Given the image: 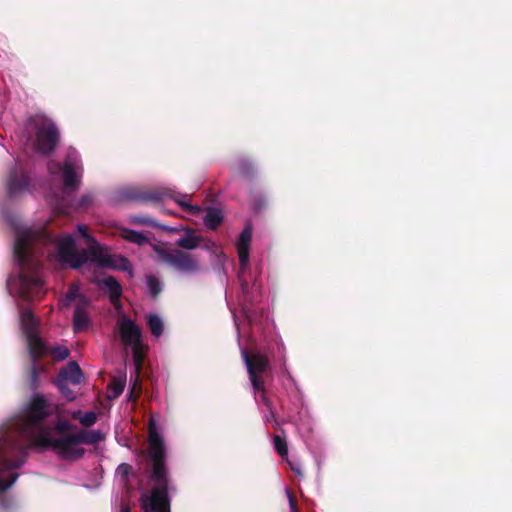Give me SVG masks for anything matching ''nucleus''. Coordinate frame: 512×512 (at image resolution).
<instances>
[{
	"label": "nucleus",
	"mask_w": 512,
	"mask_h": 512,
	"mask_svg": "<svg viewBox=\"0 0 512 512\" xmlns=\"http://www.w3.org/2000/svg\"><path fill=\"white\" fill-rule=\"evenodd\" d=\"M59 412L58 404L36 393L20 415L0 427V494L16 482L30 446L50 449L63 458L73 459L84 454L81 444H95L104 439L98 430L70 434L72 425L63 419L54 427L42 426L43 419Z\"/></svg>",
	"instance_id": "1"
},
{
	"label": "nucleus",
	"mask_w": 512,
	"mask_h": 512,
	"mask_svg": "<svg viewBox=\"0 0 512 512\" xmlns=\"http://www.w3.org/2000/svg\"><path fill=\"white\" fill-rule=\"evenodd\" d=\"M77 232L88 246L83 253L75 250L73 235L53 238L45 230L15 225L14 256L20 266V273L8 279L10 294L25 301L40 299L45 294V282L37 258L38 253H43L42 248L60 263L74 269L109 268L133 276L132 265L126 257L108 253L88 233L85 225H78Z\"/></svg>",
	"instance_id": "2"
},
{
	"label": "nucleus",
	"mask_w": 512,
	"mask_h": 512,
	"mask_svg": "<svg viewBox=\"0 0 512 512\" xmlns=\"http://www.w3.org/2000/svg\"><path fill=\"white\" fill-rule=\"evenodd\" d=\"M148 451L153 464L152 479L157 483V486L152 489L150 495H143L141 497L142 511L170 512L167 498V472L163 463L164 443L153 418L149 421Z\"/></svg>",
	"instance_id": "3"
},
{
	"label": "nucleus",
	"mask_w": 512,
	"mask_h": 512,
	"mask_svg": "<svg viewBox=\"0 0 512 512\" xmlns=\"http://www.w3.org/2000/svg\"><path fill=\"white\" fill-rule=\"evenodd\" d=\"M48 170L51 180L58 184H62V193L69 194L76 190L81 181L83 167L78 153L74 149H70L63 165L56 162H50Z\"/></svg>",
	"instance_id": "4"
},
{
	"label": "nucleus",
	"mask_w": 512,
	"mask_h": 512,
	"mask_svg": "<svg viewBox=\"0 0 512 512\" xmlns=\"http://www.w3.org/2000/svg\"><path fill=\"white\" fill-rule=\"evenodd\" d=\"M26 129L35 133L33 146L36 151L47 154L55 148L59 138L58 131L47 117L36 115L28 121Z\"/></svg>",
	"instance_id": "5"
},
{
	"label": "nucleus",
	"mask_w": 512,
	"mask_h": 512,
	"mask_svg": "<svg viewBox=\"0 0 512 512\" xmlns=\"http://www.w3.org/2000/svg\"><path fill=\"white\" fill-rule=\"evenodd\" d=\"M117 332L123 345L132 349L134 364L138 372L146 349L142 342L141 329L133 320L121 316L117 322Z\"/></svg>",
	"instance_id": "6"
},
{
	"label": "nucleus",
	"mask_w": 512,
	"mask_h": 512,
	"mask_svg": "<svg viewBox=\"0 0 512 512\" xmlns=\"http://www.w3.org/2000/svg\"><path fill=\"white\" fill-rule=\"evenodd\" d=\"M64 307L74 306L73 329L75 332L84 331L90 324V316L87 311L88 299L80 293L77 284L71 285L68 292L60 300Z\"/></svg>",
	"instance_id": "7"
},
{
	"label": "nucleus",
	"mask_w": 512,
	"mask_h": 512,
	"mask_svg": "<svg viewBox=\"0 0 512 512\" xmlns=\"http://www.w3.org/2000/svg\"><path fill=\"white\" fill-rule=\"evenodd\" d=\"M153 248L163 262L182 273H193L198 270V263L180 250L168 249L165 246H153Z\"/></svg>",
	"instance_id": "8"
},
{
	"label": "nucleus",
	"mask_w": 512,
	"mask_h": 512,
	"mask_svg": "<svg viewBox=\"0 0 512 512\" xmlns=\"http://www.w3.org/2000/svg\"><path fill=\"white\" fill-rule=\"evenodd\" d=\"M20 323L23 333L26 336L28 348L33 358L40 357L46 351L45 344L36 332L38 320L29 310H25L20 315Z\"/></svg>",
	"instance_id": "9"
},
{
	"label": "nucleus",
	"mask_w": 512,
	"mask_h": 512,
	"mask_svg": "<svg viewBox=\"0 0 512 512\" xmlns=\"http://www.w3.org/2000/svg\"><path fill=\"white\" fill-rule=\"evenodd\" d=\"M241 356L246 365L249 378L251 384L255 391H259L263 389V382L257 376V374L265 372L269 368L268 358L260 353H254L250 357L249 354L245 351H241Z\"/></svg>",
	"instance_id": "10"
},
{
	"label": "nucleus",
	"mask_w": 512,
	"mask_h": 512,
	"mask_svg": "<svg viewBox=\"0 0 512 512\" xmlns=\"http://www.w3.org/2000/svg\"><path fill=\"white\" fill-rule=\"evenodd\" d=\"M177 202L191 215L200 216L208 229L217 228L223 220V213L220 209H202L198 206H192L188 203L186 196H183L181 199L177 200Z\"/></svg>",
	"instance_id": "11"
},
{
	"label": "nucleus",
	"mask_w": 512,
	"mask_h": 512,
	"mask_svg": "<svg viewBox=\"0 0 512 512\" xmlns=\"http://www.w3.org/2000/svg\"><path fill=\"white\" fill-rule=\"evenodd\" d=\"M82 372L79 366L75 362H70L66 368H64L57 380L56 385L59 389H63L66 385L74 384L77 385L82 381Z\"/></svg>",
	"instance_id": "12"
},
{
	"label": "nucleus",
	"mask_w": 512,
	"mask_h": 512,
	"mask_svg": "<svg viewBox=\"0 0 512 512\" xmlns=\"http://www.w3.org/2000/svg\"><path fill=\"white\" fill-rule=\"evenodd\" d=\"M6 186L10 196L20 195L28 188L27 177L21 169L14 168L9 174Z\"/></svg>",
	"instance_id": "13"
},
{
	"label": "nucleus",
	"mask_w": 512,
	"mask_h": 512,
	"mask_svg": "<svg viewBox=\"0 0 512 512\" xmlns=\"http://www.w3.org/2000/svg\"><path fill=\"white\" fill-rule=\"evenodd\" d=\"M252 238V230L246 227L236 243V248L240 260V272L242 273L249 263V246Z\"/></svg>",
	"instance_id": "14"
},
{
	"label": "nucleus",
	"mask_w": 512,
	"mask_h": 512,
	"mask_svg": "<svg viewBox=\"0 0 512 512\" xmlns=\"http://www.w3.org/2000/svg\"><path fill=\"white\" fill-rule=\"evenodd\" d=\"M92 280L98 283L107 292H109L111 301L114 303V305H117L119 297L122 293V288L116 279L113 277H105L102 279L92 278Z\"/></svg>",
	"instance_id": "15"
},
{
	"label": "nucleus",
	"mask_w": 512,
	"mask_h": 512,
	"mask_svg": "<svg viewBox=\"0 0 512 512\" xmlns=\"http://www.w3.org/2000/svg\"><path fill=\"white\" fill-rule=\"evenodd\" d=\"M199 244L200 238L191 230H186V233L177 240V245L187 250H193L197 248Z\"/></svg>",
	"instance_id": "16"
},
{
	"label": "nucleus",
	"mask_w": 512,
	"mask_h": 512,
	"mask_svg": "<svg viewBox=\"0 0 512 512\" xmlns=\"http://www.w3.org/2000/svg\"><path fill=\"white\" fill-rule=\"evenodd\" d=\"M121 237L129 242L136 243L138 245H144L148 243V239L141 233L134 231V230H128L124 229L121 231Z\"/></svg>",
	"instance_id": "17"
},
{
	"label": "nucleus",
	"mask_w": 512,
	"mask_h": 512,
	"mask_svg": "<svg viewBox=\"0 0 512 512\" xmlns=\"http://www.w3.org/2000/svg\"><path fill=\"white\" fill-rule=\"evenodd\" d=\"M148 326L152 332V334L159 338L162 335L163 332V321L162 319L156 315V314H150L148 316Z\"/></svg>",
	"instance_id": "18"
},
{
	"label": "nucleus",
	"mask_w": 512,
	"mask_h": 512,
	"mask_svg": "<svg viewBox=\"0 0 512 512\" xmlns=\"http://www.w3.org/2000/svg\"><path fill=\"white\" fill-rule=\"evenodd\" d=\"M148 292L152 296H156L161 291V283L154 276H148L146 279Z\"/></svg>",
	"instance_id": "19"
},
{
	"label": "nucleus",
	"mask_w": 512,
	"mask_h": 512,
	"mask_svg": "<svg viewBox=\"0 0 512 512\" xmlns=\"http://www.w3.org/2000/svg\"><path fill=\"white\" fill-rule=\"evenodd\" d=\"M274 447L279 453L280 456L287 457L288 456V448L287 443L284 438L279 435L274 436Z\"/></svg>",
	"instance_id": "20"
},
{
	"label": "nucleus",
	"mask_w": 512,
	"mask_h": 512,
	"mask_svg": "<svg viewBox=\"0 0 512 512\" xmlns=\"http://www.w3.org/2000/svg\"><path fill=\"white\" fill-rule=\"evenodd\" d=\"M51 354L55 360H65L69 356V350L64 346H56L51 349Z\"/></svg>",
	"instance_id": "21"
},
{
	"label": "nucleus",
	"mask_w": 512,
	"mask_h": 512,
	"mask_svg": "<svg viewBox=\"0 0 512 512\" xmlns=\"http://www.w3.org/2000/svg\"><path fill=\"white\" fill-rule=\"evenodd\" d=\"M97 420V416L94 412H86L83 413V416L81 417V424L83 426L89 427L93 425Z\"/></svg>",
	"instance_id": "22"
},
{
	"label": "nucleus",
	"mask_w": 512,
	"mask_h": 512,
	"mask_svg": "<svg viewBox=\"0 0 512 512\" xmlns=\"http://www.w3.org/2000/svg\"><path fill=\"white\" fill-rule=\"evenodd\" d=\"M111 389H112V393L109 397L116 398L123 392L124 384L121 381H117V382L115 381L111 385Z\"/></svg>",
	"instance_id": "23"
},
{
	"label": "nucleus",
	"mask_w": 512,
	"mask_h": 512,
	"mask_svg": "<svg viewBox=\"0 0 512 512\" xmlns=\"http://www.w3.org/2000/svg\"><path fill=\"white\" fill-rule=\"evenodd\" d=\"M61 394L67 399V400H73L75 398V395H74V392L71 391L69 388H68V385H66V387L64 388V391L63 389H59Z\"/></svg>",
	"instance_id": "24"
},
{
	"label": "nucleus",
	"mask_w": 512,
	"mask_h": 512,
	"mask_svg": "<svg viewBox=\"0 0 512 512\" xmlns=\"http://www.w3.org/2000/svg\"><path fill=\"white\" fill-rule=\"evenodd\" d=\"M263 401H264V403L266 404V406H267V408H268V412H267V413H265V415H264V419H265V421H270L272 418H274V413H273V411L271 410V407H270V405H269V403H268L267 399H266L264 396H263Z\"/></svg>",
	"instance_id": "25"
},
{
	"label": "nucleus",
	"mask_w": 512,
	"mask_h": 512,
	"mask_svg": "<svg viewBox=\"0 0 512 512\" xmlns=\"http://www.w3.org/2000/svg\"><path fill=\"white\" fill-rule=\"evenodd\" d=\"M93 200V197L91 195H85L81 198L79 206L86 207L91 203Z\"/></svg>",
	"instance_id": "26"
},
{
	"label": "nucleus",
	"mask_w": 512,
	"mask_h": 512,
	"mask_svg": "<svg viewBox=\"0 0 512 512\" xmlns=\"http://www.w3.org/2000/svg\"><path fill=\"white\" fill-rule=\"evenodd\" d=\"M286 494H287V497L289 499V504H290V508H291V512H297V509H296V505L292 499V496L290 494V491L288 489H286Z\"/></svg>",
	"instance_id": "27"
},
{
	"label": "nucleus",
	"mask_w": 512,
	"mask_h": 512,
	"mask_svg": "<svg viewBox=\"0 0 512 512\" xmlns=\"http://www.w3.org/2000/svg\"><path fill=\"white\" fill-rule=\"evenodd\" d=\"M71 416L75 419H78L81 421V417L83 416V413L81 411H74L71 413Z\"/></svg>",
	"instance_id": "28"
},
{
	"label": "nucleus",
	"mask_w": 512,
	"mask_h": 512,
	"mask_svg": "<svg viewBox=\"0 0 512 512\" xmlns=\"http://www.w3.org/2000/svg\"><path fill=\"white\" fill-rule=\"evenodd\" d=\"M291 468L298 474L301 475L300 468L298 466H294L290 463Z\"/></svg>",
	"instance_id": "29"
},
{
	"label": "nucleus",
	"mask_w": 512,
	"mask_h": 512,
	"mask_svg": "<svg viewBox=\"0 0 512 512\" xmlns=\"http://www.w3.org/2000/svg\"><path fill=\"white\" fill-rule=\"evenodd\" d=\"M121 512H130L129 508L126 506H123L121 509Z\"/></svg>",
	"instance_id": "30"
},
{
	"label": "nucleus",
	"mask_w": 512,
	"mask_h": 512,
	"mask_svg": "<svg viewBox=\"0 0 512 512\" xmlns=\"http://www.w3.org/2000/svg\"><path fill=\"white\" fill-rule=\"evenodd\" d=\"M119 469L126 470L127 469V465L122 464V465L119 466Z\"/></svg>",
	"instance_id": "31"
}]
</instances>
